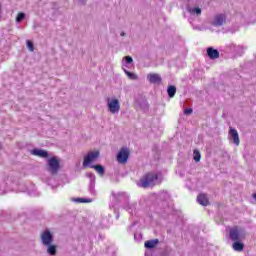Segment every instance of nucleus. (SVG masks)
<instances>
[{
	"label": "nucleus",
	"mask_w": 256,
	"mask_h": 256,
	"mask_svg": "<svg viewBox=\"0 0 256 256\" xmlns=\"http://www.w3.org/2000/svg\"><path fill=\"white\" fill-rule=\"evenodd\" d=\"M134 239H137V234H134Z\"/></svg>",
	"instance_id": "obj_35"
},
{
	"label": "nucleus",
	"mask_w": 256,
	"mask_h": 256,
	"mask_svg": "<svg viewBox=\"0 0 256 256\" xmlns=\"http://www.w3.org/2000/svg\"><path fill=\"white\" fill-rule=\"evenodd\" d=\"M159 197L163 201H169V199H171V196L169 195V192H167V191L160 192Z\"/></svg>",
	"instance_id": "obj_23"
},
{
	"label": "nucleus",
	"mask_w": 256,
	"mask_h": 256,
	"mask_svg": "<svg viewBox=\"0 0 256 256\" xmlns=\"http://www.w3.org/2000/svg\"><path fill=\"white\" fill-rule=\"evenodd\" d=\"M124 59L127 65H131V63H133V58L131 56H126Z\"/></svg>",
	"instance_id": "obj_31"
},
{
	"label": "nucleus",
	"mask_w": 256,
	"mask_h": 256,
	"mask_svg": "<svg viewBox=\"0 0 256 256\" xmlns=\"http://www.w3.org/2000/svg\"><path fill=\"white\" fill-rule=\"evenodd\" d=\"M86 177H88V179H90V184H89V192L91 193V195H96L95 192V174H93V172H88L86 173Z\"/></svg>",
	"instance_id": "obj_10"
},
{
	"label": "nucleus",
	"mask_w": 256,
	"mask_h": 256,
	"mask_svg": "<svg viewBox=\"0 0 256 256\" xmlns=\"http://www.w3.org/2000/svg\"><path fill=\"white\" fill-rule=\"evenodd\" d=\"M71 201L74 203H91V199H85V198H72Z\"/></svg>",
	"instance_id": "obj_25"
},
{
	"label": "nucleus",
	"mask_w": 256,
	"mask_h": 256,
	"mask_svg": "<svg viewBox=\"0 0 256 256\" xmlns=\"http://www.w3.org/2000/svg\"><path fill=\"white\" fill-rule=\"evenodd\" d=\"M157 245H159V239L148 240L144 243V247H146V249H154Z\"/></svg>",
	"instance_id": "obj_16"
},
{
	"label": "nucleus",
	"mask_w": 256,
	"mask_h": 256,
	"mask_svg": "<svg viewBox=\"0 0 256 256\" xmlns=\"http://www.w3.org/2000/svg\"><path fill=\"white\" fill-rule=\"evenodd\" d=\"M23 19H25V13H23V12L18 13V15L16 17V23H21V21H23Z\"/></svg>",
	"instance_id": "obj_27"
},
{
	"label": "nucleus",
	"mask_w": 256,
	"mask_h": 256,
	"mask_svg": "<svg viewBox=\"0 0 256 256\" xmlns=\"http://www.w3.org/2000/svg\"><path fill=\"white\" fill-rule=\"evenodd\" d=\"M124 209L130 213V215H133L135 211H137V202H128L125 206Z\"/></svg>",
	"instance_id": "obj_13"
},
{
	"label": "nucleus",
	"mask_w": 256,
	"mask_h": 256,
	"mask_svg": "<svg viewBox=\"0 0 256 256\" xmlns=\"http://www.w3.org/2000/svg\"><path fill=\"white\" fill-rule=\"evenodd\" d=\"M147 80L149 81V83H152L154 85H157V84L161 83V81H163V79L161 78V75H159L157 73L148 74Z\"/></svg>",
	"instance_id": "obj_11"
},
{
	"label": "nucleus",
	"mask_w": 256,
	"mask_h": 256,
	"mask_svg": "<svg viewBox=\"0 0 256 256\" xmlns=\"http://www.w3.org/2000/svg\"><path fill=\"white\" fill-rule=\"evenodd\" d=\"M40 241L44 247L53 244V234L49 229L41 232Z\"/></svg>",
	"instance_id": "obj_4"
},
{
	"label": "nucleus",
	"mask_w": 256,
	"mask_h": 256,
	"mask_svg": "<svg viewBox=\"0 0 256 256\" xmlns=\"http://www.w3.org/2000/svg\"><path fill=\"white\" fill-rule=\"evenodd\" d=\"M45 247H47L48 255H51V256L57 255V246L50 244V245H46Z\"/></svg>",
	"instance_id": "obj_19"
},
{
	"label": "nucleus",
	"mask_w": 256,
	"mask_h": 256,
	"mask_svg": "<svg viewBox=\"0 0 256 256\" xmlns=\"http://www.w3.org/2000/svg\"><path fill=\"white\" fill-rule=\"evenodd\" d=\"M191 113H193V109H191V108L184 110V115H191Z\"/></svg>",
	"instance_id": "obj_32"
},
{
	"label": "nucleus",
	"mask_w": 256,
	"mask_h": 256,
	"mask_svg": "<svg viewBox=\"0 0 256 256\" xmlns=\"http://www.w3.org/2000/svg\"><path fill=\"white\" fill-rule=\"evenodd\" d=\"M121 37H125V32H121Z\"/></svg>",
	"instance_id": "obj_33"
},
{
	"label": "nucleus",
	"mask_w": 256,
	"mask_h": 256,
	"mask_svg": "<svg viewBox=\"0 0 256 256\" xmlns=\"http://www.w3.org/2000/svg\"><path fill=\"white\" fill-rule=\"evenodd\" d=\"M77 5H79L80 7H85V5H87V0H75Z\"/></svg>",
	"instance_id": "obj_29"
},
{
	"label": "nucleus",
	"mask_w": 256,
	"mask_h": 256,
	"mask_svg": "<svg viewBox=\"0 0 256 256\" xmlns=\"http://www.w3.org/2000/svg\"><path fill=\"white\" fill-rule=\"evenodd\" d=\"M61 169V162L59 161V158L56 156H53L51 158H48L46 161V171L54 177V175H57Z\"/></svg>",
	"instance_id": "obj_1"
},
{
	"label": "nucleus",
	"mask_w": 256,
	"mask_h": 256,
	"mask_svg": "<svg viewBox=\"0 0 256 256\" xmlns=\"http://www.w3.org/2000/svg\"><path fill=\"white\" fill-rule=\"evenodd\" d=\"M29 194H30V195H35V194H33V192H29Z\"/></svg>",
	"instance_id": "obj_36"
},
{
	"label": "nucleus",
	"mask_w": 256,
	"mask_h": 256,
	"mask_svg": "<svg viewBox=\"0 0 256 256\" xmlns=\"http://www.w3.org/2000/svg\"><path fill=\"white\" fill-rule=\"evenodd\" d=\"M207 55L210 59H219V50L209 47L207 49Z\"/></svg>",
	"instance_id": "obj_14"
},
{
	"label": "nucleus",
	"mask_w": 256,
	"mask_h": 256,
	"mask_svg": "<svg viewBox=\"0 0 256 256\" xmlns=\"http://www.w3.org/2000/svg\"><path fill=\"white\" fill-rule=\"evenodd\" d=\"M197 201H198L199 205H203L204 207H207V205H209V199L207 198V195H205V194L198 195Z\"/></svg>",
	"instance_id": "obj_15"
},
{
	"label": "nucleus",
	"mask_w": 256,
	"mask_h": 256,
	"mask_svg": "<svg viewBox=\"0 0 256 256\" xmlns=\"http://www.w3.org/2000/svg\"><path fill=\"white\" fill-rule=\"evenodd\" d=\"M167 93L170 99H173V97H175V93H177V87L169 86L167 89Z\"/></svg>",
	"instance_id": "obj_21"
},
{
	"label": "nucleus",
	"mask_w": 256,
	"mask_h": 256,
	"mask_svg": "<svg viewBox=\"0 0 256 256\" xmlns=\"http://www.w3.org/2000/svg\"><path fill=\"white\" fill-rule=\"evenodd\" d=\"M159 177L155 173L147 174L144 178L140 180V183L138 184L139 187H143V189H147L149 187H153V185H156Z\"/></svg>",
	"instance_id": "obj_2"
},
{
	"label": "nucleus",
	"mask_w": 256,
	"mask_h": 256,
	"mask_svg": "<svg viewBox=\"0 0 256 256\" xmlns=\"http://www.w3.org/2000/svg\"><path fill=\"white\" fill-rule=\"evenodd\" d=\"M31 155H34L35 157H41L42 159H47V157H49V152L41 149H33L31 150Z\"/></svg>",
	"instance_id": "obj_12"
},
{
	"label": "nucleus",
	"mask_w": 256,
	"mask_h": 256,
	"mask_svg": "<svg viewBox=\"0 0 256 256\" xmlns=\"http://www.w3.org/2000/svg\"><path fill=\"white\" fill-rule=\"evenodd\" d=\"M27 49H29L30 51L35 50V47L33 46V42H31L30 40L27 41Z\"/></svg>",
	"instance_id": "obj_30"
},
{
	"label": "nucleus",
	"mask_w": 256,
	"mask_h": 256,
	"mask_svg": "<svg viewBox=\"0 0 256 256\" xmlns=\"http://www.w3.org/2000/svg\"><path fill=\"white\" fill-rule=\"evenodd\" d=\"M245 235H243V230L238 227L230 229V239L231 241H241Z\"/></svg>",
	"instance_id": "obj_7"
},
{
	"label": "nucleus",
	"mask_w": 256,
	"mask_h": 256,
	"mask_svg": "<svg viewBox=\"0 0 256 256\" xmlns=\"http://www.w3.org/2000/svg\"><path fill=\"white\" fill-rule=\"evenodd\" d=\"M11 190L7 187V182L0 181V195H5V193H9Z\"/></svg>",
	"instance_id": "obj_18"
},
{
	"label": "nucleus",
	"mask_w": 256,
	"mask_h": 256,
	"mask_svg": "<svg viewBox=\"0 0 256 256\" xmlns=\"http://www.w3.org/2000/svg\"><path fill=\"white\" fill-rule=\"evenodd\" d=\"M131 227H135V223H132V225L129 227V229H131Z\"/></svg>",
	"instance_id": "obj_34"
},
{
	"label": "nucleus",
	"mask_w": 256,
	"mask_h": 256,
	"mask_svg": "<svg viewBox=\"0 0 256 256\" xmlns=\"http://www.w3.org/2000/svg\"><path fill=\"white\" fill-rule=\"evenodd\" d=\"M188 13L190 15H196V17H199L201 15V8L200 7H187Z\"/></svg>",
	"instance_id": "obj_17"
},
{
	"label": "nucleus",
	"mask_w": 256,
	"mask_h": 256,
	"mask_svg": "<svg viewBox=\"0 0 256 256\" xmlns=\"http://www.w3.org/2000/svg\"><path fill=\"white\" fill-rule=\"evenodd\" d=\"M194 161H196V163L201 161V153L198 150H194Z\"/></svg>",
	"instance_id": "obj_26"
},
{
	"label": "nucleus",
	"mask_w": 256,
	"mask_h": 256,
	"mask_svg": "<svg viewBox=\"0 0 256 256\" xmlns=\"http://www.w3.org/2000/svg\"><path fill=\"white\" fill-rule=\"evenodd\" d=\"M107 107L108 111L112 114L115 115L119 113L121 110V104L119 103V99L117 98H107Z\"/></svg>",
	"instance_id": "obj_3"
},
{
	"label": "nucleus",
	"mask_w": 256,
	"mask_h": 256,
	"mask_svg": "<svg viewBox=\"0 0 256 256\" xmlns=\"http://www.w3.org/2000/svg\"><path fill=\"white\" fill-rule=\"evenodd\" d=\"M91 169H95L99 175H105V167L101 165H91Z\"/></svg>",
	"instance_id": "obj_20"
},
{
	"label": "nucleus",
	"mask_w": 256,
	"mask_h": 256,
	"mask_svg": "<svg viewBox=\"0 0 256 256\" xmlns=\"http://www.w3.org/2000/svg\"><path fill=\"white\" fill-rule=\"evenodd\" d=\"M116 159L121 165H125L129 161V148H121L118 152Z\"/></svg>",
	"instance_id": "obj_5"
},
{
	"label": "nucleus",
	"mask_w": 256,
	"mask_h": 256,
	"mask_svg": "<svg viewBox=\"0 0 256 256\" xmlns=\"http://www.w3.org/2000/svg\"><path fill=\"white\" fill-rule=\"evenodd\" d=\"M98 157H99V151L88 152V154L84 157L83 167H89L91 163H93L94 161H97Z\"/></svg>",
	"instance_id": "obj_6"
},
{
	"label": "nucleus",
	"mask_w": 256,
	"mask_h": 256,
	"mask_svg": "<svg viewBox=\"0 0 256 256\" xmlns=\"http://www.w3.org/2000/svg\"><path fill=\"white\" fill-rule=\"evenodd\" d=\"M228 138L233 141L234 145H236V147H239V132H237V129L230 127V130L228 132Z\"/></svg>",
	"instance_id": "obj_9"
},
{
	"label": "nucleus",
	"mask_w": 256,
	"mask_h": 256,
	"mask_svg": "<svg viewBox=\"0 0 256 256\" xmlns=\"http://www.w3.org/2000/svg\"><path fill=\"white\" fill-rule=\"evenodd\" d=\"M227 23V16L225 14H216L212 21L213 27H223V24Z\"/></svg>",
	"instance_id": "obj_8"
},
{
	"label": "nucleus",
	"mask_w": 256,
	"mask_h": 256,
	"mask_svg": "<svg viewBox=\"0 0 256 256\" xmlns=\"http://www.w3.org/2000/svg\"><path fill=\"white\" fill-rule=\"evenodd\" d=\"M123 71L127 77H129L132 81H136L138 79L137 75L133 72L128 71L127 69L123 68Z\"/></svg>",
	"instance_id": "obj_22"
},
{
	"label": "nucleus",
	"mask_w": 256,
	"mask_h": 256,
	"mask_svg": "<svg viewBox=\"0 0 256 256\" xmlns=\"http://www.w3.org/2000/svg\"><path fill=\"white\" fill-rule=\"evenodd\" d=\"M234 251H242L243 250V243L239 242V241H235L232 245Z\"/></svg>",
	"instance_id": "obj_24"
},
{
	"label": "nucleus",
	"mask_w": 256,
	"mask_h": 256,
	"mask_svg": "<svg viewBox=\"0 0 256 256\" xmlns=\"http://www.w3.org/2000/svg\"><path fill=\"white\" fill-rule=\"evenodd\" d=\"M235 51H236V53H238V55H241L242 53H244L245 48H243V46H237L235 48Z\"/></svg>",
	"instance_id": "obj_28"
}]
</instances>
